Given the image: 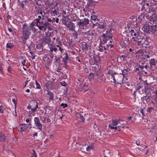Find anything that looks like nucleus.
<instances>
[{
	"mask_svg": "<svg viewBox=\"0 0 157 157\" xmlns=\"http://www.w3.org/2000/svg\"><path fill=\"white\" fill-rule=\"evenodd\" d=\"M157 63L155 59H151L150 61V67L152 70H154L155 68L156 67V63Z\"/></svg>",
	"mask_w": 157,
	"mask_h": 157,
	"instance_id": "f8f14e48",
	"label": "nucleus"
},
{
	"mask_svg": "<svg viewBox=\"0 0 157 157\" xmlns=\"http://www.w3.org/2000/svg\"><path fill=\"white\" fill-rule=\"evenodd\" d=\"M40 119L43 123H45L46 120V117H45L42 116L40 117Z\"/></svg>",
	"mask_w": 157,
	"mask_h": 157,
	"instance_id": "7c9ffc66",
	"label": "nucleus"
},
{
	"mask_svg": "<svg viewBox=\"0 0 157 157\" xmlns=\"http://www.w3.org/2000/svg\"><path fill=\"white\" fill-rule=\"evenodd\" d=\"M93 148L92 146H88L86 148V150L89 151L91 149Z\"/></svg>",
	"mask_w": 157,
	"mask_h": 157,
	"instance_id": "72a5a7b5",
	"label": "nucleus"
},
{
	"mask_svg": "<svg viewBox=\"0 0 157 157\" xmlns=\"http://www.w3.org/2000/svg\"><path fill=\"white\" fill-rule=\"evenodd\" d=\"M74 39H76L78 37V34L77 33L72 34Z\"/></svg>",
	"mask_w": 157,
	"mask_h": 157,
	"instance_id": "e433bc0d",
	"label": "nucleus"
},
{
	"mask_svg": "<svg viewBox=\"0 0 157 157\" xmlns=\"http://www.w3.org/2000/svg\"><path fill=\"white\" fill-rule=\"evenodd\" d=\"M93 23V26L94 27L95 25H98L97 23H98V22H94V23Z\"/></svg>",
	"mask_w": 157,
	"mask_h": 157,
	"instance_id": "de8ad7c7",
	"label": "nucleus"
},
{
	"mask_svg": "<svg viewBox=\"0 0 157 157\" xmlns=\"http://www.w3.org/2000/svg\"><path fill=\"white\" fill-rule=\"evenodd\" d=\"M119 120L118 119L112 120V122L109 124L108 127L112 129L115 130L117 128V125L119 123Z\"/></svg>",
	"mask_w": 157,
	"mask_h": 157,
	"instance_id": "423d86ee",
	"label": "nucleus"
},
{
	"mask_svg": "<svg viewBox=\"0 0 157 157\" xmlns=\"http://www.w3.org/2000/svg\"><path fill=\"white\" fill-rule=\"evenodd\" d=\"M60 105L61 106L63 107V108H65V107H67V105L66 103H61Z\"/></svg>",
	"mask_w": 157,
	"mask_h": 157,
	"instance_id": "c9c22d12",
	"label": "nucleus"
},
{
	"mask_svg": "<svg viewBox=\"0 0 157 157\" xmlns=\"http://www.w3.org/2000/svg\"><path fill=\"white\" fill-rule=\"evenodd\" d=\"M144 56L145 58H149V59L150 58V56L147 54H146V55H145Z\"/></svg>",
	"mask_w": 157,
	"mask_h": 157,
	"instance_id": "5fc2aeb1",
	"label": "nucleus"
},
{
	"mask_svg": "<svg viewBox=\"0 0 157 157\" xmlns=\"http://www.w3.org/2000/svg\"><path fill=\"white\" fill-rule=\"evenodd\" d=\"M36 89H40V84L36 81Z\"/></svg>",
	"mask_w": 157,
	"mask_h": 157,
	"instance_id": "2f4dec72",
	"label": "nucleus"
},
{
	"mask_svg": "<svg viewBox=\"0 0 157 157\" xmlns=\"http://www.w3.org/2000/svg\"><path fill=\"white\" fill-rule=\"evenodd\" d=\"M82 49L83 51L87 50L88 48V46L85 42H83L82 44Z\"/></svg>",
	"mask_w": 157,
	"mask_h": 157,
	"instance_id": "412c9836",
	"label": "nucleus"
},
{
	"mask_svg": "<svg viewBox=\"0 0 157 157\" xmlns=\"http://www.w3.org/2000/svg\"><path fill=\"white\" fill-rule=\"evenodd\" d=\"M149 68L147 66H141L139 65L138 68H136V70H138L139 71H143L144 72L145 74H147V71L144 70V69L148 70Z\"/></svg>",
	"mask_w": 157,
	"mask_h": 157,
	"instance_id": "9d476101",
	"label": "nucleus"
},
{
	"mask_svg": "<svg viewBox=\"0 0 157 157\" xmlns=\"http://www.w3.org/2000/svg\"><path fill=\"white\" fill-rule=\"evenodd\" d=\"M30 53L32 55V56H33L35 55L34 52L33 51H30Z\"/></svg>",
	"mask_w": 157,
	"mask_h": 157,
	"instance_id": "4d7b16f0",
	"label": "nucleus"
},
{
	"mask_svg": "<svg viewBox=\"0 0 157 157\" xmlns=\"http://www.w3.org/2000/svg\"><path fill=\"white\" fill-rule=\"evenodd\" d=\"M25 60H24L23 61H22L21 63V64L23 65V66H25Z\"/></svg>",
	"mask_w": 157,
	"mask_h": 157,
	"instance_id": "3c124183",
	"label": "nucleus"
},
{
	"mask_svg": "<svg viewBox=\"0 0 157 157\" xmlns=\"http://www.w3.org/2000/svg\"><path fill=\"white\" fill-rule=\"evenodd\" d=\"M65 25L68 27L70 30H74L75 29V27H74V24L71 22H69L68 23H66L65 22L64 23Z\"/></svg>",
	"mask_w": 157,
	"mask_h": 157,
	"instance_id": "ddd939ff",
	"label": "nucleus"
},
{
	"mask_svg": "<svg viewBox=\"0 0 157 157\" xmlns=\"http://www.w3.org/2000/svg\"><path fill=\"white\" fill-rule=\"evenodd\" d=\"M31 128V124L30 123L28 124H23L18 126V130L19 132H25Z\"/></svg>",
	"mask_w": 157,
	"mask_h": 157,
	"instance_id": "20e7f679",
	"label": "nucleus"
},
{
	"mask_svg": "<svg viewBox=\"0 0 157 157\" xmlns=\"http://www.w3.org/2000/svg\"><path fill=\"white\" fill-rule=\"evenodd\" d=\"M156 95L153 96L152 98V100L151 102L154 104H157V90H156L155 92Z\"/></svg>",
	"mask_w": 157,
	"mask_h": 157,
	"instance_id": "4468645a",
	"label": "nucleus"
},
{
	"mask_svg": "<svg viewBox=\"0 0 157 157\" xmlns=\"http://www.w3.org/2000/svg\"><path fill=\"white\" fill-rule=\"evenodd\" d=\"M111 28H110L109 29H108L109 31L107 30L106 31V37L109 39H111L112 38V34L110 32V31H111Z\"/></svg>",
	"mask_w": 157,
	"mask_h": 157,
	"instance_id": "2eb2a0df",
	"label": "nucleus"
},
{
	"mask_svg": "<svg viewBox=\"0 0 157 157\" xmlns=\"http://www.w3.org/2000/svg\"><path fill=\"white\" fill-rule=\"evenodd\" d=\"M33 104L36 105L35 107V108H38V103L36 101H34L33 102Z\"/></svg>",
	"mask_w": 157,
	"mask_h": 157,
	"instance_id": "ea45409f",
	"label": "nucleus"
},
{
	"mask_svg": "<svg viewBox=\"0 0 157 157\" xmlns=\"http://www.w3.org/2000/svg\"><path fill=\"white\" fill-rule=\"evenodd\" d=\"M128 71L126 69L123 70L122 71V74L124 75L127 73Z\"/></svg>",
	"mask_w": 157,
	"mask_h": 157,
	"instance_id": "79ce46f5",
	"label": "nucleus"
},
{
	"mask_svg": "<svg viewBox=\"0 0 157 157\" xmlns=\"http://www.w3.org/2000/svg\"><path fill=\"white\" fill-rule=\"evenodd\" d=\"M31 121L30 119H26L25 121L27 122H29Z\"/></svg>",
	"mask_w": 157,
	"mask_h": 157,
	"instance_id": "13d9d810",
	"label": "nucleus"
},
{
	"mask_svg": "<svg viewBox=\"0 0 157 157\" xmlns=\"http://www.w3.org/2000/svg\"><path fill=\"white\" fill-rule=\"evenodd\" d=\"M120 58L121 59V60L122 59V60H123L126 57L125 56H124V55H122L121 56H120Z\"/></svg>",
	"mask_w": 157,
	"mask_h": 157,
	"instance_id": "a18cd8bd",
	"label": "nucleus"
},
{
	"mask_svg": "<svg viewBox=\"0 0 157 157\" xmlns=\"http://www.w3.org/2000/svg\"><path fill=\"white\" fill-rule=\"evenodd\" d=\"M67 60H63V62L64 64H66L67 63Z\"/></svg>",
	"mask_w": 157,
	"mask_h": 157,
	"instance_id": "6e6d98bb",
	"label": "nucleus"
},
{
	"mask_svg": "<svg viewBox=\"0 0 157 157\" xmlns=\"http://www.w3.org/2000/svg\"><path fill=\"white\" fill-rule=\"evenodd\" d=\"M157 10V7H156V5H153L152 6L151 8V11L155 12L154 13H153L152 16H153V14H155V16L157 17L156 16V13H155V12H156V10Z\"/></svg>",
	"mask_w": 157,
	"mask_h": 157,
	"instance_id": "a211bd4d",
	"label": "nucleus"
},
{
	"mask_svg": "<svg viewBox=\"0 0 157 157\" xmlns=\"http://www.w3.org/2000/svg\"><path fill=\"white\" fill-rule=\"evenodd\" d=\"M157 17L155 16V14H153L150 21L151 24H155L153 26H151V28L150 32L153 33H156V32L157 31Z\"/></svg>",
	"mask_w": 157,
	"mask_h": 157,
	"instance_id": "7ed1b4c3",
	"label": "nucleus"
},
{
	"mask_svg": "<svg viewBox=\"0 0 157 157\" xmlns=\"http://www.w3.org/2000/svg\"><path fill=\"white\" fill-rule=\"evenodd\" d=\"M34 124L38 129L40 131L42 127V124L40 122V120L38 117H35L34 118Z\"/></svg>",
	"mask_w": 157,
	"mask_h": 157,
	"instance_id": "0eeeda50",
	"label": "nucleus"
},
{
	"mask_svg": "<svg viewBox=\"0 0 157 157\" xmlns=\"http://www.w3.org/2000/svg\"><path fill=\"white\" fill-rule=\"evenodd\" d=\"M139 111L143 116L144 115V109H141L140 110H138V112H139Z\"/></svg>",
	"mask_w": 157,
	"mask_h": 157,
	"instance_id": "58836bf2",
	"label": "nucleus"
},
{
	"mask_svg": "<svg viewBox=\"0 0 157 157\" xmlns=\"http://www.w3.org/2000/svg\"><path fill=\"white\" fill-rule=\"evenodd\" d=\"M42 10H36V14L37 15L39 14H42L43 13Z\"/></svg>",
	"mask_w": 157,
	"mask_h": 157,
	"instance_id": "cd10ccee",
	"label": "nucleus"
},
{
	"mask_svg": "<svg viewBox=\"0 0 157 157\" xmlns=\"http://www.w3.org/2000/svg\"><path fill=\"white\" fill-rule=\"evenodd\" d=\"M143 37L138 35L136 37H133L131 41L133 45L139 46L141 43V40Z\"/></svg>",
	"mask_w": 157,
	"mask_h": 157,
	"instance_id": "39448f33",
	"label": "nucleus"
},
{
	"mask_svg": "<svg viewBox=\"0 0 157 157\" xmlns=\"http://www.w3.org/2000/svg\"><path fill=\"white\" fill-rule=\"evenodd\" d=\"M45 87H46L48 90L49 91L50 90H51L52 89L51 88L52 84L51 82H50L46 83L45 84Z\"/></svg>",
	"mask_w": 157,
	"mask_h": 157,
	"instance_id": "dca6fc26",
	"label": "nucleus"
},
{
	"mask_svg": "<svg viewBox=\"0 0 157 157\" xmlns=\"http://www.w3.org/2000/svg\"><path fill=\"white\" fill-rule=\"evenodd\" d=\"M82 21L83 25H86L89 24V20L87 18H84Z\"/></svg>",
	"mask_w": 157,
	"mask_h": 157,
	"instance_id": "393cba45",
	"label": "nucleus"
},
{
	"mask_svg": "<svg viewBox=\"0 0 157 157\" xmlns=\"http://www.w3.org/2000/svg\"><path fill=\"white\" fill-rule=\"evenodd\" d=\"M151 26H150L147 23H145L142 29L145 33H149L151 30Z\"/></svg>",
	"mask_w": 157,
	"mask_h": 157,
	"instance_id": "1a4fd4ad",
	"label": "nucleus"
},
{
	"mask_svg": "<svg viewBox=\"0 0 157 157\" xmlns=\"http://www.w3.org/2000/svg\"><path fill=\"white\" fill-rule=\"evenodd\" d=\"M61 85L63 86H66V84L64 81H63L61 82Z\"/></svg>",
	"mask_w": 157,
	"mask_h": 157,
	"instance_id": "49530a36",
	"label": "nucleus"
},
{
	"mask_svg": "<svg viewBox=\"0 0 157 157\" xmlns=\"http://www.w3.org/2000/svg\"><path fill=\"white\" fill-rule=\"evenodd\" d=\"M49 52L50 57L51 58L53 59L54 57H55V53L52 51V49H50Z\"/></svg>",
	"mask_w": 157,
	"mask_h": 157,
	"instance_id": "b1692460",
	"label": "nucleus"
},
{
	"mask_svg": "<svg viewBox=\"0 0 157 157\" xmlns=\"http://www.w3.org/2000/svg\"><path fill=\"white\" fill-rule=\"evenodd\" d=\"M35 20L36 21L37 25V24L39 23L40 21V19L38 18L36 19Z\"/></svg>",
	"mask_w": 157,
	"mask_h": 157,
	"instance_id": "37998d69",
	"label": "nucleus"
},
{
	"mask_svg": "<svg viewBox=\"0 0 157 157\" xmlns=\"http://www.w3.org/2000/svg\"><path fill=\"white\" fill-rule=\"evenodd\" d=\"M51 41L50 37L49 36H46L44 39L43 41L46 44H48V45L50 44Z\"/></svg>",
	"mask_w": 157,
	"mask_h": 157,
	"instance_id": "aec40b11",
	"label": "nucleus"
},
{
	"mask_svg": "<svg viewBox=\"0 0 157 157\" xmlns=\"http://www.w3.org/2000/svg\"><path fill=\"white\" fill-rule=\"evenodd\" d=\"M143 99L144 100V99H147V96H144L143 98H142V99Z\"/></svg>",
	"mask_w": 157,
	"mask_h": 157,
	"instance_id": "69168bd1",
	"label": "nucleus"
},
{
	"mask_svg": "<svg viewBox=\"0 0 157 157\" xmlns=\"http://www.w3.org/2000/svg\"><path fill=\"white\" fill-rule=\"evenodd\" d=\"M97 27L99 28L103 29L105 28V26L103 25H100L98 23H97Z\"/></svg>",
	"mask_w": 157,
	"mask_h": 157,
	"instance_id": "c85d7f7f",
	"label": "nucleus"
},
{
	"mask_svg": "<svg viewBox=\"0 0 157 157\" xmlns=\"http://www.w3.org/2000/svg\"><path fill=\"white\" fill-rule=\"evenodd\" d=\"M47 21L48 22V21L49 22H52V21L50 19L48 18L47 21Z\"/></svg>",
	"mask_w": 157,
	"mask_h": 157,
	"instance_id": "e2e57ef3",
	"label": "nucleus"
},
{
	"mask_svg": "<svg viewBox=\"0 0 157 157\" xmlns=\"http://www.w3.org/2000/svg\"><path fill=\"white\" fill-rule=\"evenodd\" d=\"M103 41H104V43H103L102 42L100 41V45L99 47V51H100L101 52H102L103 51V50H106L107 49L104 46L105 43H106V40H103Z\"/></svg>",
	"mask_w": 157,
	"mask_h": 157,
	"instance_id": "9b49d317",
	"label": "nucleus"
},
{
	"mask_svg": "<svg viewBox=\"0 0 157 157\" xmlns=\"http://www.w3.org/2000/svg\"><path fill=\"white\" fill-rule=\"evenodd\" d=\"M20 6H21L22 8H24V5L23 3H21L20 5Z\"/></svg>",
	"mask_w": 157,
	"mask_h": 157,
	"instance_id": "8fccbe9b",
	"label": "nucleus"
},
{
	"mask_svg": "<svg viewBox=\"0 0 157 157\" xmlns=\"http://www.w3.org/2000/svg\"><path fill=\"white\" fill-rule=\"evenodd\" d=\"M31 109V111L33 112H34L37 109Z\"/></svg>",
	"mask_w": 157,
	"mask_h": 157,
	"instance_id": "bf43d9fd",
	"label": "nucleus"
},
{
	"mask_svg": "<svg viewBox=\"0 0 157 157\" xmlns=\"http://www.w3.org/2000/svg\"><path fill=\"white\" fill-rule=\"evenodd\" d=\"M90 20L92 23H94V22H98L99 20L97 18V17L95 15L91 16Z\"/></svg>",
	"mask_w": 157,
	"mask_h": 157,
	"instance_id": "f3484780",
	"label": "nucleus"
},
{
	"mask_svg": "<svg viewBox=\"0 0 157 157\" xmlns=\"http://www.w3.org/2000/svg\"><path fill=\"white\" fill-rule=\"evenodd\" d=\"M50 49H52V51L53 52H54L55 53H56V51L57 50V48H56V47L53 48L52 47H51L50 48Z\"/></svg>",
	"mask_w": 157,
	"mask_h": 157,
	"instance_id": "f704fd0d",
	"label": "nucleus"
},
{
	"mask_svg": "<svg viewBox=\"0 0 157 157\" xmlns=\"http://www.w3.org/2000/svg\"><path fill=\"white\" fill-rule=\"evenodd\" d=\"M12 101L13 103V104L14 105V107L15 108H16V101H15V100L14 99H13Z\"/></svg>",
	"mask_w": 157,
	"mask_h": 157,
	"instance_id": "a19ab883",
	"label": "nucleus"
},
{
	"mask_svg": "<svg viewBox=\"0 0 157 157\" xmlns=\"http://www.w3.org/2000/svg\"><path fill=\"white\" fill-rule=\"evenodd\" d=\"M85 115V113H83V112L80 113H79V117L80 118L81 120L84 122L85 121V118L84 117V115Z\"/></svg>",
	"mask_w": 157,
	"mask_h": 157,
	"instance_id": "4be33fe9",
	"label": "nucleus"
},
{
	"mask_svg": "<svg viewBox=\"0 0 157 157\" xmlns=\"http://www.w3.org/2000/svg\"><path fill=\"white\" fill-rule=\"evenodd\" d=\"M11 69V68L10 67H8L7 71H8V72L10 73H11V71H10Z\"/></svg>",
	"mask_w": 157,
	"mask_h": 157,
	"instance_id": "603ef678",
	"label": "nucleus"
},
{
	"mask_svg": "<svg viewBox=\"0 0 157 157\" xmlns=\"http://www.w3.org/2000/svg\"><path fill=\"white\" fill-rule=\"evenodd\" d=\"M47 94L49 96V100H53V94L51 92L47 90Z\"/></svg>",
	"mask_w": 157,
	"mask_h": 157,
	"instance_id": "5701e85b",
	"label": "nucleus"
},
{
	"mask_svg": "<svg viewBox=\"0 0 157 157\" xmlns=\"http://www.w3.org/2000/svg\"><path fill=\"white\" fill-rule=\"evenodd\" d=\"M13 46V43H7L6 47L7 48H10Z\"/></svg>",
	"mask_w": 157,
	"mask_h": 157,
	"instance_id": "c756f323",
	"label": "nucleus"
},
{
	"mask_svg": "<svg viewBox=\"0 0 157 157\" xmlns=\"http://www.w3.org/2000/svg\"><path fill=\"white\" fill-rule=\"evenodd\" d=\"M119 124L118 125V126H117V128L116 129H115V130H117L118 131L120 132V131L121 128H124V125L123 124H121L119 123Z\"/></svg>",
	"mask_w": 157,
	"mask_h": 157,
	"instance_id": "6ab92c4d",
	"label": "nucleus"
},
{
	"mask_svg": "<svg viewBox=\"0 0 157 157\" xmlns=\"http://www.w3.org/2000/svg\"><path fill=\"white\" fill-rule=\"evenodd\" d=\"M6 137L3 134H0V141H4Z\"/></svg>",
	"mask_w": 157,
	"mask_h": 157,
	"instance_id": "a878e982",
	"label": "nucleus"
},
{
	"mask_svg": "<svg viewBox=\"0 0 157 157\" xmlns=\"http://www.w3.org/2000/svg\"><path fill=\"white\" fill-rule=\"evenodd\" d=\"M22 29V36L21 38L22 40V42L25 44H26V40L29 38L31 35V33L29 31L32 30V27L27 26V25L25 23L23 25Z\"/></svg>",
	"mask_w": 157,
	"mask_h": 157,
	"instance_id": "f257e3e1",
	"label": "nucleus"
},
{
	"mask_svg": "<svg viewBox=\"0 0 157 157\" xmlns=\"http://www.w3.org/2000/svg\"><path fill=\"white\" fill-rule=\"evenodd\" d=\"M56 41H57L58 44H59L58 45L60 44V45H61L62 46L60 41L59 39H56Z\"/></svg>",
	"mask_w": 157,
	"mask_h": 157,
	"instance_id": "c03bdc74",
	"label": "nucleus"
},
{
	"mask_svg": "<svg viewBox=\"0 0 157 157\" xmlns=\"http://www.w3.org/2000/svg\"><path fill=\"white\" fill-rule=\"evenodd\" d=\"M113 82L114 83H116V80H115V77H113Z\"/></svg>",
	"mask_w": 157,
	"mask_h": 157,
	"instance_id": "338daca9",
	"label": "nucleus"
},
{
	"mask_svg": "<svg viewBox=\"0 0 157 157\" xmlns=\"http://www.w3.org/2000/svg\"><path fill=\"white\" fill-rule=\"evenodd\" d=\"M131 35L132 36H136L138 35V33L136 32H135L134 30L133 29H131Z\"/></svg>",
	"mask_w": 157,
	"mask_h": 157,
	"instance_id": "bb28decb",
	"label": "nucleus"
},
{
	"mask_svg": "<svg viewBox=\"0 0 157 157\" xmlns=\"http://www.w3.org/2000/svg\"><path fill=\"white\" fill-rule=\"evenodd\" d=\"M102 36L104 38H106V34H102Z\"/></svg>",
	"mask_w": 157,
	"mask_h": 157,
	"instance_id": "864d4df0",
	"label": "nucleus"
},
{
	"mask_svg": "<svg viewBox=\"0 0 157 157\" xmlns=\"http://www.w3.org/2000/svg\"><path fill=\"white\" fill-rule=\"evenodd\" d=\"M149 44V42L148 40L146 39L143 37L141 42V43H140L139 46L142 47L143 48H147Z\"/></svg>",
	"mask_w": 157,
	"mask_h": 157,
	"instance_id": "6e6552de",
	"label": "nucleus"
},
{
	"mask_svg": "<svg viewBox=\"0 0 157 157\" xmlns=\"http://www.w3.org/2000/svg\"><path fill=\"white\" fill-rule=\"evenodd\" d=\"M8 30L10 32H12L13 31L12 29L11 28H9L8 29Z\"/></svg>",
	"mask_w": 157,
	"mask_h": 157,
	"instance_id": "680f3d73",
	"label": "nucleus"
},
{
	"mask_svg": "<svg viewBox=\"0 0 157 157\" xmlns=\"http://www.w3.org/2000/svg\"><path fill=\"white\" fill-rule=\"evenodd\" d=\"M36 56L34 55L33 56H32V59H35V57Z\"/></svg>",
	"mask_w": 157,
	"mask_h": 157,
	"instance_id": "774afa93",
	"label": "nucleus"
},
{
	"mask_svg": "<svg viewBox=\"0 0 157 157\" xmlns=\"http://www.w3.org/2000/svg\"><path fill=\"white\" fill-rule=\"evenodd\" d=\"M65 60H68V57L67 53L66 54V56H65Z\"/></svg>",
	"mask_w": 157,
	"mask_h": 157,
	"instance_id": "09e8293b",
	"label": "nucleus"
},
{
	"mask_svg": "<svg viewBox=\"0 0 157 157\" xmlns=\"http://www.w3.org/2000/svg\"><path fill=\"white\" fill-rule=\"evenodd\" d=\"M3 109H0V112L1 113H3Z\"/></svg>",
	"mask_w": 157,
	"mask_h": 157,
	"instance_id": "0e129e2a",
	"label": "nucleus"
},
{
	"mask_svg": "<svg viewBox=\"0 0 157 157\" xmlns=\"http://www.w3.org/2000/svg\"><path fill=\"white\" fill-rule=\"evenodd\" d=\"M56 46L59 48V50L61 52H63V49L60 46V45H57Z\"/></svg>",
	"mask_w": 157,
	"mask_h": 157,
	"instance_id": "4c0bfd02",
	"label": "nucleus"
},
{
	"mask_svg": "<svg viewBox=\"0 0 157 157\" xmlns=\"http://www.w3.org/2000/svg\"><path fill=\"white\" fill-rule=\"evenodd\" d=\"M77 25H79V27L81 26L84 27V25L83 24L82 21H79L77 23Z\"/></svg>",
	"mask_w": 157,
	"mask_h": 157,
	"instance_id": "473e14b6",
	"label": "nucleus"
},
{
	"mask_svg": "<svg viewBox=\"0 0 157 157\" xmlns=\"http://www.w3.org/2000/svg\"><path fill=\"white\" fill-rule=\"evenodd\" d=\"M43 17L42 20L40 21L39 23L37 24V26L40 30L45 31L47 30L49 23Z\"/></svg>",
	"mask_w": 157,
	"mask_h": 157,
	"instance_id": "f03ea898",
	"label": "nucleus"
},
{
	"mask_svg": "<svg viewBox=\"0 0 157 157\" xmlns=\"http://www.w3.org/2000/svg\"><path fill=\"white\" fill-rule=\"evenodd\" d=\"M135 17L134 16H132L130 17V19H133L135 18Z\"/></svg>",
	"mask_w": 157,
	"mask_h": 157,
	"instance_id": "052dcab7",
	"label": "nucleus"
}]
</instances>
